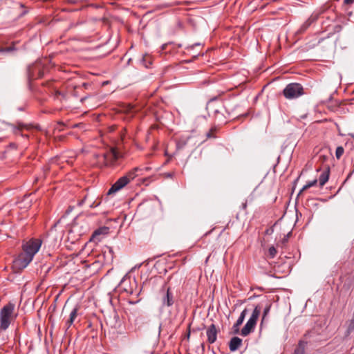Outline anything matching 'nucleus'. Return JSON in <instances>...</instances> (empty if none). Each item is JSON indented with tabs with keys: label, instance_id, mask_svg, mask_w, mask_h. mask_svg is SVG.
I'll use <instances>...</instances> for the list:
<instances>
[{
	"label": "nucleus",
	"instance_id": "1",
	"mask_svg": "<svg viewBox=\"0 0 354 354\" xmlns=\"http://www.w3.org/2000/svg\"><path fill=\"white\" fill-rule=\"evenodd\" d=\"M41 240L31 239L22 245V252L15 259L14 264L18 269H24L32 261L41 245Z\"/></svg>",
	"mask_w": 354,
	"mask_h": 354
},
{
	"label": "nucleus",
	"instance_id": "2",
	"mask_svg": "<svg viewBox=\"0 0 354 354\" xmlns=\"http://www.w3.org/2000/svg\"><path fill=\"white\" fill-rule=\"evenodd\" d=\"M15 305L9 302L0 310V330H6L10 324L16 319L15 314Z\"/></svg>",
	"mask_w": 354,
	"mask_h": 354
},
{
	"label": "nucleus",
	"instance_id": "3",
	"mask_svg": "<svg viewBox=\"0 0 354 354\" xmlns=\"http://www.w3.org/2000/svg\"><path fill=\"white\" fill-rule=\"evenodd\" d=\"M283 94L286 99H295L304 94V88L300 84L290 83L285 87Z\"/></svg>",
	"mask_w": 354,
	"mask_h": 354
},
{
	"label": "nucleus",
	"instance_id": "4",
	"mask_svg": "<svg viewBox=\"0 0 354 354\" xmlns=\"http://www.w3.org/2000/svg\"><path fill=\"white\" fill-rule=\"evenodd\" d=\"M121 156V153L117 149L111 148L109 151L102 155V158L105 165L111 166L113 165Z\"/></svg>",
	"mask_w": 354,
	"mask_h": 354
},
{
	"label": "nucleus",
	"instance_id": "5",
	"mask_svg": "<svg viewBox=\"0 0 354 354\" xmlns=\"http://www.w3.org/2000/svg\"><path fill=\"white\" fill-rule=\"evenodd\" d=\"M129 183L127 178L124 176L120 177L109 189L107 194L111 195L116 193Z\"/></svg>",
	"mask_w": 354,
	"mask_h": 354
},
{
	"label": "nucleus",
	"instance_id": "6",
	"mask_svg": "<svg viewBox=\"0 0 354 354\" xmlns=\"http://www.w3.org/2000/svg\"><path fill=\"white\" fill-rule=\"evenodd\" d=\"M174 303V295L171 292V288L169 287L163 292L162 297V304L163 306L170 307Z\"/></svg>",
	"mask_w": 354,
	"mask_h": 354
},
{
	"label": "nucleus",
	"instance_id": "7",
	"mask_svg": "<svg viewBox=\"0 0 354 354\" xmlns=\"http://www.w3.org/2000/svg\"><path fill=\"white\" fill-rule=\"evenodd\" d=\"M218 330L214 324H211L207 329L206 335L207 337V342L209 344H213L216 342L217 338Z\"/></svg>",
	"mask_w": 354,
	"mask_h": 354
},
{
	"label": "nucleus",
	"instance_id": "8",
	"mask_svg": "<svg viewBox=\"0 0 354 354\" xmlns=\"http://www.w3.org/2000/svg\"><path fill=\"white\" fill-rule=\"evenodd\" d=\"M109 232V228L108 227L104 226L99 227L93 232L91 239L100 241V239L99 238V236L107 234Z\"/></svg>",
	"mask_w": 354,
	"mask_h": 354
},
{
	"label": "nucleus",
	"instance_id": "9",
	"mask_svg": "<svg viewBox=\"0 0 354 354\" xmlns=\"http://www.w3.org/2000/svg\"><path fill=\"white\" fill-rule=\"evenodd\" d=\"M247 313H248L247 309H244L241 312V313L239 317L238 318V319L236 320V323L234 324L233 329H234V332L235 333H239V326L243 324V321L245 319V316L247 315Z\"/></svg>",
	"mask_w": 354,
	"mask_h": 354
},
{
	"label": "nucleus",
	"instance_id": "10",
	"mask_svg": "<svg viewBox=\"0 0 354 354\" xmlns=\"http://www.w3.org/2000/svg\"><path fill=\"white\" fill-rule=\"evenodd\" d=\"M242 344V339L238 337H234L230 339L229 348L231 351H236Z\"/></svg>",
	"mask_w": 354,
	"mask_h": 354
},
{
	"label": "nucleus",
	"instance_id": "11",
	"mask_svg": "<svg viewBox=\"0 0 354 354\" xmlns=\"http://www.w3.org/2000/svg\"><path fill=\"white\" fill-rule=\"evenodd\" d=\"M78 307H75L70 313L69 318L66 322V330H67L73 324L77 316Z\"/></svg>",
	"mask_w": 354,
	"mask_h": 354
},
{
	"label": "nucleus",
	"instance_id": "12",
	"mask_svg": "<svg viewBox=\"0 0 354 354\" xmlns=\"http://www.w3.org/2000/svg\"><path fill=\"white\" fill-rule=\"evenodd\" d=\"M260 313H261V307L259 306H257L254 308V309L250 319L248 320V322L254 324V326H256L257 319L259 317Z\"/></svg>",
	"mask_w": 354,
	"mask_h": 354
},
{
	"label": "nucleus",
	"instance_id": "13",
	"mask_svg": "<svg viewBox=\"0 0 354 354\" xmlns=\"http://www.w3.org/2000/svg\"><path fill=\"white\" fill-rule=\"evenodd\" d=\"M143 170V169L140 167H135L130 170L124 176L127 178L129 182L130 183L132 180H133L136 176L140 175V173Z\"/></svg>",
	"mask_w": 354,
	"mask_h": 354
},
{
	"label": "nucleus",
	"instance_id": "14",
	"mask_svg": "<svg viewBox=\"0 0 354 354\" xmlns=\"http://www.w3.org/2000/svg\"><path fill=\"white\" fill-rule=\"evenodd\" d=\"M255 326H254V324L247 322V323L241 330V335L243 337L248 335L250 333H252L254 330Z\"/></svg>",
	"mask_w": 354,
	"mask_h": 354
},
{
	"label": "nucleus",
	"instance_id": "15",
	"mask_svg": "<svg viewBox=\"0 0 354 354\" xmlns=\"http://www.w3.org/2000/svg\"><path fill=\"white\" fill-rule=\"evenodd\" d=\"M330 169L328 167L320 175L319 181L321 187L324 186L329 178Z\"/></svg>",
	"mask_w": 354,
	"mask_h": 354
},
{
	"label": "nucleus",
	"instance_id": "16",
	"mask_svg": "<svg viewBox=\"0 0 354 354\" xmlns=\"http://www.w3.org/2000/svg\"><path fill=\"white\" fill-rule=\"evenodd\" d=\"M35 68H28L27 74L30 80H34L37 78H41L44 76V72L40 69L38 70V75L35 76L34 74V69Z\"/></svg>",
	"mask_w": 354,
	"mask_h": 354
},
{
	"label": "nucleus",
	"instance_id": "17",
	"mask_svg": "<svg viewBox=\"0 0 354 354\" xmlns=\"http://www.w3.org/2000/svg\"><path fill=\"white\" fill-rule=\"evenodd\" d=\"M306 342L304 341H299L298 346L295 349L294 354H305V347Z\"/></svg>",
	"mask_w": 354,
	"mask_h": 354
},
{
	"label": "nucleus",
	"instance_id": "18",
	"mask_svg": "<svg viewBox=\"0 0 354 354\" xmlns=\"http://www.w3.org/2000/svg\"><path fill=\"white\" fill-rule=\"evenodd\" d=\"M153 64L152 57L149 55H145L142 57V64L144 66H149V65H151Z\"/></svg>",
	"mask_w": 354,
	"mask_h": 354
},
{
	"label": "nucleus",
	"instance_id": "19",
	"mask_svg": "<svg viewBox=\"0 0 354 354\" xmlns=\"http://www.w3.org/2000/svg\"><path fill=\"white\" fill-rule=\"evenodd\" d=\"M24 129H28V126L26 124L19 123L18 125L14 128V133L15 134H20L21 136H25L26 138H28L27 135L20 133V131Z\"/></svg>",
	"mask_w": 354,
	"mask_h": 354
},
{
	"label": "nucleus",
	"instance_id": "20",
	"mask_svg": "<svg viewBox=\"0 0 354 354\" xmlns=\"http://www.w3.org/2000/svg\"><path fill=\"white\" fill-rule=\"evenodd\" d=\"M270 308H271V304H268L265 307V308L263 310V313L261 324L264 322V320L266 319V317L268 315V314L270 313Z\"/></svg>",
	"mask_w": 354,
	"mask_h": 354
},
{
	"label": "nucleus",
	"instance_id": "21",
	"mask_svg": "<svg viewBox=\"0 0 354 354\" xmlns=\"http://www.w3.org/2000/svg\"><path fill=\"white\" fill-rule=\"evenodd\" d=\"M344 152V149L342 146H339L336 148L335 156L337 159H339Z\"/></svg>",
	"mask_w": 354,
	"mask_h": 354
},
{
	"label": "nucleus",
	"instance_id": "22",
	"mask_svg": "<svg viewBox=\"0 0 354 354\" xmlns=\"http://www.w3.org/2000/svg\"><path fill=\"white\" fill-rule=\"evenodd\" d=\"M317 183V179H315L312 181H310V182H308L302 188V189L301 190V192L304 191V190H306L311 187H313L315 186Z\"/></svg>",
	"mask_w": 354,
	"mask_h": 354
},
{
	"label": "nucleus",
	"instance_id": "23",
	"mask_svg": "<svg viewBox=\"0 0 354 354\" xmlns=\"http://www.w3.org/2000/svg\"><path fill=\"white\" fill-rule=\"evenodd\" d=\"M17 49L15 47V45L13 44V45L10 46H8V47H6V48H1L0 52L1 53H10V52L15 51Z\"/></svg>",
	"mask_w": 354,
	"mask_h": 354
},
{
	"label": "nucleus",
	"instance_id": "24",
	"mask_svg": "<svg viewBox=\"0 0 354 354\" xmlns=\"http://www.w3.org/2000/svg\"><path fill=\"white\" fill-rule=\"evenodd\" d=\"M277 254V250L274 246L270 247L268 249V255L270 258H274Z\"/></svg>",
	"mask_w": 354,
	"mask_h": 354
},
{
	"label": "nucleus",
	"instance_id": "25",
	"mask_svg": "<svg viewBox=\"0 0 354 354\" xmlns=\"http://www.w3.org/2000/svg\"><path fill=\"white\" fill-rule=\"evenodd\" d=\"M185 145H186L185 142H181L180 141H178L176 143V148H177V149H180L183 148Z\"/></svg>",
	"mask_w": 354,
	"mask_h": 354
},
{
	"label": "nucleus",
	"instance_id": "26",
	"mask_svg": "<svg viewBox=\"0 0 354 354\" xmlns=\"http://www.w3.org/2000/svg\"><path fill=\"white\" fill-rule=\"evenodd\" d=\"M165 156H167V157H168V159L167 160V161H166V162H165V163H167V162L170 160V159L171 158L172 155H169V154L168 153L167 151L166 150V151H165Z\"/></svg>",
	"mask_w": 354,
	"mask_h": 354
},
{
	"label": "nucleus",
	"instance_id": "27",
	"mask_svg": "<svg viewBox=\"0 0 354 354\" xmlns=\"http://www.w3.org/2000/svg\"><path fill=\"white\" fill-rule=\"evenodd\" d=\"M354 3V0H344V3L346 5H351Z\"/></svg>",
	"mask_w": 354,
	"mask_h": 354
},
{
	"label": "nucleus",
	"instance_id": "28",
	"mask_svg": "<svg viewBox=\"0 0 354 354\" xmlns=\"http://www.w3.org/2000/svg\"><path fill=\"white\" fill-rule=\"evenodd\" d=\"M165 175L167 178H173L174 176V172L166 173Z\"/></svg>",
	"mask_w": 354,
	"mask_h": 354
},
{
	"label": "nucleus",
	"instance_id": "29",
	"mask_svg": "<svg viewBox=\"0 0 354 354\" xmlns=\"http://www.w3.org/2000/svg\"><path fill=\"white\" fill-rule=\"evenodd\" d=\"M290 234H291V232H289L288 234H287V235H286V236H284V238H283V243H286V242L288 241V238H289V236H290Z\"/></svg>",
	"mask_w": 354,
	"mask_h": 354
},
{
	"label": "nucleus",
	"instance_id": "30",
	"mask_svg": "<svg viewBox=\"0 0 354 354\" xmlns=\"http://www.w3.org/2000/svg\"><path fill=\"white\" fill-rule=\"evenodd\" d=\"M125 292H127V293H129L131 295H133V289L131 288L129 289H127V288H124V289Z\"/></svg>",
	"mask_w": 354,
	"mask_h": 354
},
{
	"label": "nucleus",
	"instance_id": "31",
	"mask_svg": "<svg viewBox=\"0 0 354 354\" xmlns=\"http://www.w3.org/2000/svg\"><path fill=\"white\" fill-rule=\"evenodd\" d=\"M350 327H352V328H354V317H352V319L351 320Z\"/></svg>",
	"mask_w": 354,
	"mask_h": 354
},
{
	"label": "nucleus",
	"instance_id": "32",
	"mask_svg": "<svg viewBox=\"0 0 354 354\" xmlns=\"http://www.w3.org/2000/svg\"><path fill=\"white\" fill-rule=\"evenodd\" d=\"M99 205H100V203H97L95 204V202H94L93 204L90 205V207H95L98 206Z\"/></svg>",
	"mask_w": 354,
	"mask_h": 354
},
{
	"label": "nucleus",
	"instance_id": "33",
	"mask_svg": "<svg viewBox=\"0 0 354 354\" xmlns=\"http://www.w3.org/2000/svg\"><path fill=\"white\" fill-rule=\"evenodd\" d=\"M241 206L243 209H245L247 207V202L243 203Z\"/></svg>",
	"mask_w": 354,
	"mask_h": 354
},
{
	"label": "nucleus",
	"instance_id": "34",
	"mask_svg": "<svg viewBox=\"0 0 354 354\" xmlns=\"http://www.w3.org/2000/svg\"><path fill=\"white\" fill-rule=\"evenodd\" d=\"M201 45L200 43H196L190 46L191 48H193L194 46H199Z\"/></svg>",
	"mask_w": 354,
	"mask_h": 354
},
{
	"label": "nucleus",
	"instance_id": "35",
	"mask_svg": "<svg viewBox=\"0 0 354 354\" xmlns=\"http://www.w3.org/2000/svg\"><path fill=\"white\" fill-rule=\"evenodd\" d=\"M86 198H87V196H85V197H84V200H82L81 202H80L79 205H82L84 203V201H86Z\"/></svg>",
	"mask_w": 354,
	"mask_h": 354
},
{
	"label": "nucleus",
	"instance_id": "36",
	"mask_svg": "<svg viewBox=\"0 0 354 354\" xmlns=\"http://www.w3.org/2000/svg\"><path fill=\"white\" fill-rule=\"evenodd\" d=\"M309 24H310L309 23L306 22V23L303 25V26L304 27V28H306L309 26Z\"/></svg>",
	"mask_w": 354,
	"mask_h": 354
},
{
	"label": "nucleus",
	"instance_id": "37",
	"mask_svg": "<svg viewBox=\"0 0 354 354\" xmlns=\"http://www.w3.org/2000/svg\"><path fill=\"white\" fill-rule=\"evenodd\" d=\"M109 83V81H104V82H103L102 83V86H105V85L108 84Z\"/></svg>",
	"mask_w": 354,
	"mask_h": 354
},
{
	"label": "nucleus",
	"instance_id": "38",
	"mask_svg": "<svg viewBox=\"0 0 354 354\" xmlns=\"http://www.w3.org/2000/svg\"><path fill=\"white\" fill-rule=\"evenodd\" d=\"M125 281H126V277H124L122 279V280H121V281H120V283H124V282H125Z\"/></svg>",
	"mask_w": 354,
	"mask_h": 354
},
{
	"label": "nucleus",
	"instance_id": "39",
	"mask_svg": "<svg viewBox=\"0 0 354 354\" xmlns=\"http://www.w3.org/2000/svg\"><path fill=\"white\" fill-rule=\"evenodd\" d=\"M207 136L208 138H211V137H212V134H211V132H208V133H207Z\"/></svg>",
	"mask_w": 354,
	"mask_h": 354
},
{
	"label": "nucleus",
	"instance_id": "40",
	"mask_svg": "<svg viewBox=\"0 0 354 354\" xmlns=\"http://www.w3.org/2000/svg\"><path fill=\"white\" fill-rule=\"evenodd\" d=\"M62 95L60 92L56 91V97H58V95Z\"/></svg>",
	"mask_w": 354,
	"mask_h": 354
},
{
	"label": "nucleus",
	"instance_id": "41",
	"mask_svg": "<svg viewBox=\"0 0 354 354\" xmlns=\"http://www.w3.org/2000/svg\"><path fill=\"white\" fill-rule=\"evenodd\" d=\"M320 158H323V160H326V157L325 156H320Z\"/></svg>",
	"mask_w": 354,
	"mask_h": 354
},
{
	"label": "nucleus",
	"instance_id": "42",
	"mask_svg": "<svg viewBox=\"0 0 354 354\" xmlns=\"http://www.w3.org/2000/svg\"><path fill=\"white\" fill-rule=\"evenodd\" d=\"M351 284V281H350V283L348 284L347 289L350 288Z\"/></svg>",
	"mask_w": 354,
	"mask_h": 354
},
{
	"label": "nucleus",
	"instance_id": "43",
	"mask_svg": "<svg viewBox=\"0 0 354 354\" xmlns=\"http://www.w3.org/2000/svg\"><path fill=\"white\" fill-rule=\"evenodd\" d=\"M145 170H147V171H148V170H149V169H150V168H149V167H145Z\"/></svg>",
	"mask_w": 354,
	"mask_h": 354
},
{
	"label": "nucleus",
	"instance_id": "44",
	"mask_svg": "<svg viewBox=\"0 0 354 354\" xmlns=\"http://www.w3.org/2000/svg\"><path fill=\"white\" fill-rule=\"evenodd\" d=\"M133 283H134V284H135V285L136 284V279H133Z\"/></svg>",
	"mask_w": 354,
	"mask_h": 354
},
{
	"label": "nucleus",
	"instance_id": "45",
	"mask_svg": "<svg viewBox=\"0 0 354 354\" xmlns=\"http://www.w3.org/2000/svg\"><path fill=\"white\" fill-rule=\"evenodd\" d=\"M188 354H190V353H188Z\"/></svg>",
	"mask_w": 354,
	"mask_h": 354
}]
</instances>
